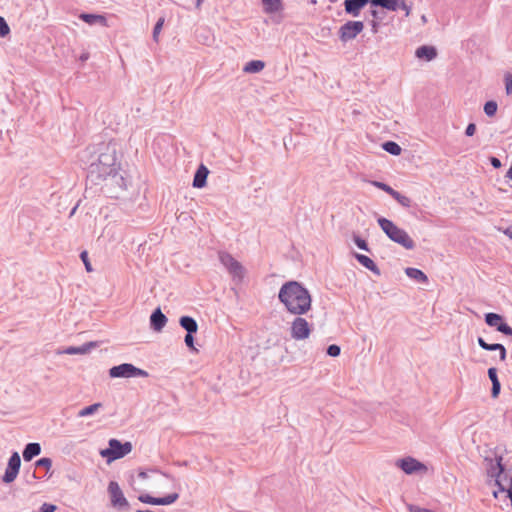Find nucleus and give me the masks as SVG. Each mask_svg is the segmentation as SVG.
<instances>
[{
	"mask_svg": "<svg viewBox=\"0 0 512 512\" xmlns=\"http://www.w3.org/2000/svg\"><path fill=\"white\" fill-rule=\"evenodd\" d=\"M279 301L286 310L293 315L301 316L306 314L312 306L310 292L298 281L285 282L278 293Z\"/></svg>",
	"mask_w": 512,
	"mask_h": 512,
	"instance_id": "f257e3e1",
	"label": "nucleus"
},
{
	"mask_svg": "<svg viewBox=\"0 0 512 512\" xmlns=\"http://www.w3.org/2000/svg\"><path fill=\"white\" fill-rule=\"evenodd\" d=\"M117 149L115 143L102 144L95 162L88 167L87 178L94 184L105 181L116 170H119L117 162Z\"/></svg>",
	"mask_w": 512,
	"mask_h": 512,
	"instance_id": "f03ea898",
	"label": "nucleus"
},
{
	"mask_svg": "<svg viewBox=\"0 0 512 512\" xmlns=\"http://www.w3.org/2000/svg\"><path fill=\"white\" fill-rule=\"evenodd\" d=\"M377 222L390 240L401 245L407 250L415 248V243L408 233L396 226L391 220L380 217Z\"/></svg>",
	"mask_w": 512,
	"mask_h": 512,
	"instance_id": "7ed1b4c3",
	"label": "nucleus"
},
{
	"mask_svg": "<svg viewBox=\"0 0 512 512\" xmlns=\"http://www.w3.org/2000/svg\"><path fill=\"white\" fill-rule=\"evenodd\" d=\"M108 445V448L100 451V455L106 458L108 463L123 458L132 451V444L129 441L122 443L118 439L112 438Z\"/></svg>",
	"mask_w": 512,
	"mask_h": 512,
	"instance_id": "20e7f679",
	"label": "nucleus"
},
{
	"mask_svg": "<svg viewBox=\"0 0 512 512\" xmlns=\"http://www.w3.org/2000/svg\"><path fill=\"white\" fill-rule=\"evenodd\" d=\"M501 460L502 458L499 457L496 459L495 464L491 463L490 468L488 469V475L492 478H495V481L500 490L506 491L507 496L512 502V480L511 478H508L507 474L505 473Z\"/></svg>",
	"mask_w": 512,
	"mask_h": 512,
	"instance_id": "39448f33",
	"label": "nucleus"
},
{
	"mask_svg": "<svg viewBox=\"0 0 512 512\" xmlns=\"http://www.w3.org/2000/svg\"><path fill=\"white\" fill-rule=\"evenodd\" d=\"M219 261L227 269L234 280L241 281L244 278V267L230 253L220 251Z\"/></svg>",
	"mask_w": 512,
	"mask_h": 512,
	"instance_id": "423d86ee",
	"label": "nucleus"
},
{
	"mask_svg": "<svg viewBox=\"0 0 512 512\" xmlns=\"http://www.w3.org/2000/svg\"><path fill=\"white\" fill-rule=\"evenodd\" d=\"M109 375L112 378H133V377H148V372L142 370L133 364L123 363L113 366L109 370Z\"/></svg>",
	"mask_w": 512,
	"mask_h": 512,
	"instance_id": "0eeeda50",
	"label": "nucleus"
},
{
	"mask_svg": "<svg viewBox=\"0 0 512 512\" xmlns=\"http://www.w3.org/2000/svg\"><path fill=\"white\" fill-rule=\"evenodd\" d=\"M311 331V325L301 316H297L291 323L290 335L296 341L307 339L310 336Z\"/></svg>",
	"mask_w": 512,
	"mask_h": 512,
	"instance_id": "6e6552de",
	"label": "nucleus"
},
{
	"mask_svg": "<svg viewBox=\"0 0 512 512\" xmlns=\"http://www.w3.org/2000/svg\"><path fill=\"white\" fill-rule=\"evenodd\" d=\"M108 493L110 496L111 504L114 508L119 510H128L130 504L125 498L119 484L116 481H110L108 485Z\"/></svg>",
	"mask_w": 512,
	"mask_h": 512,
	"instance_id": "1a4fd4ad",
	"label": "nucleus"
},
{
	"mask_svg": "<svg viewBox=\"0 0 512 512\" xmlns=\"http://www.w3.org/2000/svg\"><path fill=\"white\" fill-rule=\"evenodd\" d=\"M363 29L364 23L362 21H347L339 28V38L342 42L346 43L355 39Z\"/></svg>",
	"mask_w": 512,
	"mask_h": 512,
	"instance_id": "9d476101",
	"label": "nucleus"
},
{
	"mask_svg": "<svg viewBox=\"0 0 512 512\" xmlns=\"http://www.w3.org/2000/svg\"><path fill=\"white\" fill-rule=\"evenodd\" d=\"M20 466H21L20 455L18 454V452H13L8 460V465L5 470L4 475L2 477V481L4 483L13 482L19 473Z\"/></svg>",
	"mask_w": 512,
	"mask_h": 512,
	"instance_id": "9b49d317",
	"label": "nucleus"
},
{
	"mask_svg": "<svg viewBox=\"0 0 512 512\" xmlns=\"http://www.w3.org/2000/svg\"><path fill=\"white\" fill-rule=\"evenodd\" d=\"M396 466L409 475L427 470L426 466L423 463H421L420 461L416 460L413 457H405L402 459H398L396 462Z\"/></svg>",
	"mask_w": 512,
	"mask_h": 512,
	"instance_id": "f8f14e48",
	"label": "nucleus"
},
{
	"mask_svg": "<svg viewBox=\"0 0 512 512\" xmlns=\"http://www.w3.org/2000/svg\"><path fill=\"white\" fill-rule=\"evenodd\" d=\"M167 323V317L162 313L160 308L155 309L150 316V326L156 331L160 332Z\"/></svg>",
	"mask_w": 512,
	"mask_h": 512,
	"instance_id": "ddd939ff",
	"label": "nucleus"
},
{
	"mask_svg": "<svg viewBox=\"0 0 512 512\" xmlns=\"http://www.w3.org/2000/svg\"><path fill=\"white\" fill-rule=\"evenodd\" d=\"M368 3H370V0H345V12L357 17L360 14L361 9Z\"/></svg>",
	"mask_w": 512,
	"mask_h": 512,
	"instance_id": "4468645a",
	"label": "nucleus"
},
{
	"mask_svg": "<svg viewBox=\"0 0 512 512\" xmlns=\"http://www.w3.org/2000/svg\"><path fill=\"white\" fill-rule=\"evenodd\" d=\"M477 342L483 350H486V351L499 350L500 360L501 361L506 360L507 351H506V348L504 347V345L499 344V343L489 344L482 337H478Z\"/></svg>",
	"mask_w": 512,
	"mask_h": 512,
	"instance_id": "2eb2a0df",
	"label": "nucleus"
},
{
	"mask_svg": "<svg viewBox=\"0 0 512 512\" xmlns=\"http://www.w3.org/2000/svg\"><path fill=\"white\" fill-rule=\"evenodd\" d=\"M98 346L97 342H87L81 346H70L67 347L65 350L61 351L60 353L69 354V355H76V354H87L89 353L93 348H96Z\"/></svg>",
	"mask_w": 512,
	"mask_h": 512,
	"instance_id": "dca6fc26",
	"label": "nucleus"
},
{
	"mask_svg": "<svg viewBox=\"0 0 512 512\" xmlns=\"http://www.w3.org/2000/svg\"><path fill=\"white\" fill-rule=\"evenodd\" d=\"M415 55L419 59L431 61L437 56V50L433 46L422 45L416 49Z\"/></svg>",
	"mask_w": 512,
	"mask_h": 512,
	"instance_id": "f3484780",
	"label": "nucleus"
},
{
	"mask_svg": "<svg viewBox=\"0 0 512 512\" xmlns=\"http://www.w3.org/2000/svg\"><path fill=\"white\" fill-rule=\"evenodd\" d=\"M209 174V170L206 166L201 164L195 172L193 179V187L202 188L206 185L207 176Z\"/></svg>",
	"mask_w": 512,
	"mask_h": 512,
	"instance_id": "a211bd4d",
	"label": "nucleus"
},
{
	"mask_svg": "<svg viewBox=\"0 0 512 512\" xmlns=\"http://www.w3.org/2000/svg\"><path fill=\"white\" fill-rule=\"evenodd\" d=\"M111 186L117 187L120 190H126L128 186V179L119 170L114 171L107 179Z\"/></svg>",
	"mask_w": 512,
	"mask_h": 512,
	"instance_id": "6ab92c4d",
	"label": "nucleus"
},
{
	"mask_svg": "<svg viewBox=\"0 0 512 512\" xmlns=\"http://www.w3.org/2000/svg\"><path fill=\"white\" fill-rule=\"evenodd\" d=\"M41 453V446L37 442H31L28 443L23 452V459L24 461L28 462L31 461L34 457L38 456Z\"/></svg>",
	"mask_w": 512,
	"mask_h": 512,
	"instance_id": "aec40b11",
	"label": "nucleus"
},
{
	"mask_svg": "<svg viewBox=\"0 0 512 512\" xmlns=\"http://www.w3.org/2000/svg\"><path fill=\"white\" fill-rule=\"evenodd\" d=\"M372 6H380L389 11H397L400 8V4H403V0H370Z\"/></svg>",
	"mask_w": 512,
	"mask_h": 512,
	"instance_id": "412c9836",
	"label": "nucleus"
},
{
	"mask_svg": "<svg viewBox=\"0 0 512 512\" xmlns=\"http://www.w3.org/2000/svg\"><path fill=\"white\" fill-rule=\"evenodd\" d=\"M355 258L357 259V261L362 266H364L365 268H367L368 270H370L374 274L380 275L379 268L377 267V265L375 264V262L371 258H369L366 255L359 254V253H355Z\"/></svg>",
	"mask_w": 512,
	"mask_h": 512,
	"instance_id": "4be33fe9",
	"label": "nucleus"
},
{
	"mask_svg": "<svg viewBox=\"0 0 512 512\" xmlns=\"http://www.w3.org/2000/svg\"><path fill=\"white\" fill-rule=\"evenodd\" d=\"M79 18L89 25L98 23L102 26H107V20L103 15L82 13L79 15Z\"/></svg>",
	"mask_w": 512,
	"mask_h": 512,
	"instance_id": "5701e85b",
	"label": "nucleus"
},
{
	"mask_svg": "<svg viewBox=\"0 0 512 512\" xmlns=\"http://www.w3.org/2000/svg\"><path fill=\"white\" fill-rule=\"evenodd\" d=\"M179 324L187 333H196L198 331V324L191 316L180 317Z\"/></svg>",
	"mask_w": 512,
	"mask_h": 512,
	"instance_id": "b1692460",
	"label": "nucleus"
},
{
	"mask_svg": "<svg viewBox=\"0 0 512 512\" xmlns=\"http://www.w3.org/2000/svg\"><path fill=\"white\" fill-rule=\"evenodd\" d=\"M405 273H406V275L409 278L417 281L418 283H426V282H428V277L420 269L413 268V267H408V268L405 269Z\"/></svg>",
	"mask_w": 512,
	"mask_h": 512,
	"instance_id": "393cba45",
	"label": "nucleus"
},
{
	"mask_svg": "<svg viewBox=\"0 0 512 512\" xmlns=\"http://www.w3.org/2000/svg\"><path fill=\"white\" fill-rule=\"evenodd\" d=\"M264 11L269 14L277 13L282 10L281 0H262Z\"/></svg>",
	"mask_w": 512,
	"mask_h": 512,
	"instance_id": "a878e982",
	"label": "nucleus"
},
{
	"mask_svg": "<svg viewBox=\"0 0 512 512\" xmlns=\"http://www.w3.org/2000/svg\"><path fill=\"white\" fill-rule=\"evenodd\" d=\"M265 67V64L261 60H251L247 62L243 68L246 73H259Z\"/></svg>",
	"mask_w": 512,
	"mask_h": 512,
	"instance_id": "bb28decb",
	"label": "nucleus"
},
{
	"mask_svg": "<svg viewBox=\"0 0 512 512\" xmlns=\"http://www.w3.org/2000/svg\"><path fill=\"white\" fill-rule=\"evenodd\" d=\"M382 148L387 153L398 156L401 154L402 148L400 145L394 141H386L382 144Z\"/></svg>",
	"mask_w": 512,
	"mask_h": 512,
	"instance_id": "cd10ccee",
	"label": "nucleus"
},
{
	"mask_svg": "<svg viewBox=\"0 0 512 512\" xmlns=\"http://www.w3.org/2000/svg\"><path fill=\"white\" fill-rule=\"evenodd\" d=\"M502 321L503 317L497 313L489 312L485 314V322L490 327H496L497 329Z\"/></svg>",
	"mask_w": 512,
	"mask_h": 512,
	"instance_id": "c85d7f7f",
	"label": "nucleus"
},
{
	"mask_svg": "<svg viewBox=\"0 0 512 512\" xmlns=\"http://www.w3.org/2000/svg\"><path fill=\"white\" fill-rule=\"evenodd\" d=\"M102 406L101 403H94L90 406L84 407L78 412V417H86L93 415Z\"/></svg>",
	"mask_w": 512,
	"mask_h": 512,
	"instance_id": "c756f323",
	"label": "nucleus"
},
{
	"mask_svg": "<svg viewBox=\"0 0 512 512\" xmlns=\"http://www.w3.org/2000/svg\"><path fill=\"white\" fill-rule=\"evenodd\" d=\"M392 198L395 199L401 206L409 208L411 206V199L405 195H402L398 191L394 192Z\"/></svg>",
	"mask_w": 512,
	"mask_h": 512,
	"instance_id": "7c9ffc66",
	"label": "nucleus"
},
{
	"mask_svg": "<svg viewBox=\"0 0 512 512\" xmlns=\"http://www.w3.org/2000/svg\"><path fill=\"white\" fill-rule=\"evenodd\" d=\"M138 499H139V501L146 503V504L162 505L161 497H153L151 495L145 494V495H140L138 497Z\"/></svg>",
	"mask_w": 512,
	"mask_h": 512,
	"instance_id": "2f4dec72",
	"label": "nucleus"
},
{
	"mask_svg": "<svg viewBox=\"0 0 512 512\" xmlns=\"http://www.w3.org/2000/svg\"><path fill=\"white\" fill-rule=\"evenodd\" d=\"M498 105L495 101L490 100L484 104V113L488 117H493L497 112Z\"/></svg>",
	"mask_w": 512,
	"mask_h": 512,
	"instance_id": "473e14b6",
	"label": "nucleus"
},
{
	"mask_svg": "<svg viewBox=\"0 0 512 512\" xmlns=\"http://www.w3.org/2000/svg\"><path fill=\"white\" fill-rule=\"evenodd\" d=\"M164 21H165L164 17H160V18L157 20V22H156V24H155V26H154V28H153L152 37H153V40H154L155 42H158V41H159V38H158V37H159V34H160V32H161V30H162V27H163V25H164Z\"/></svg>",
	"mask_w": 512,
	"mask_h": 512,
	"instance_id": "72a5a7b5",
	"label": "nucleus"
},
{
	"mask_svg": "<svg viewBox=\"0 0 512 512\" xmlns=\"http://www.w3.org/2000/svg\"><path fill=\"white\" fill-rule=\"evenodd\" d=\"M372 184L375 187H377V188L383 190L384 192H386L387 194H389L391 197H392V195H394V192L396 191L391 186H389L388 184L383 183V182L373 181Z\"/></svg>",
	"mask_w": 512,
	"mask_h": 512,
	"instance_id": "f704fd0d",
	"label": "nucleus"
},
{
	"mask_svg": "<svg viewBox=\"0 0 512 512\" xmlns=\"http://www.w3.org/2000/svg\"><path fill=\"white\" fill-rule=\"evenodd\" d=\"M505 90L507 95L512 94V73L506 72L504 74Z\"/></svg>",
	"mask_w": 512,
	"mask_h": 512,
	"instance_id": "c9c22d12",
	"label": "nucleus"
},
{
	"mask_svg": "<svg viewBox=\"0 0 512 512\" xmlns=\"http://www.w3.org/2000/svg\"><path fill=\"white\" fill-rule=\"evenodd\" d=\"M353 241L359 249L364 250V251H369L367 242L364 239H362L360 236L354 234Z\"/></svg>",
	"mask_w": 512,
	"mask_h": 512,
	"instance_id": "e433bc0d",
	"label": "nucleus"
},
{
	"mask_svg": "<svg viewBox=\"0 0 512 512\" xmlns=\"http://www.w3.org/2000/svg\"><path fill=\"white\" fill-rule=\"evenodd\" d=\"M178 498H179L178 493H171L164 497H161L162 505H171L174 502H176L178 500Z\"/></svg>",
	"mask_w": 512,
	"mask_h": 512,
	"instance_id": "4c0bfd02",
	"label": "nucleus"
},
{
	"mask_svg": "<svg viewBox=\"0 0 512 512\" xmlns=\"http://www.w3.org/2000/svg\"><path fill=\"white\" fill-rule=\"evenodd\" d=\"M10 33V27L4 17L0 16V37H6Z\"/></svg>",
	"mask_w": 512,
	"mask_h": 512,
	"instance_id": "58836bf2",
	"label": "nucleus"
},
{
	"mask_svg": "<svg viewBox=\"0 0 512 512\" xmlns=\"http://www.w3.org/2000/svg\"><path fill=\"white\" fill-rule=\"evenodd\" d=\"M341 349L336 344H331L327 347V354L331 357H337L340 355Z\"/></svg>",
	"mask_w": 512,
	"mask_h": 512,
	"instance_id": "ea45409f",
	"label": "nucleus"
},
{
	"mask_svg": "<svg viewBox=\"0 0 512 512\" xmlns=\"http://www.w3.org/2000/svg\"><path fill=\"white\" fill-rule=\"evenodd\" d=\"M36 467H44L46 469H50L52 466V460L50 458L44 457L36 461Z\"/></svg>",
	"mask_w": 512,
	"mask_h": 512,
	"instance_id": "a19ab883",
	"label": "nucleus"
},
{
	"mask_svg": "<svg viewBox=\"0 0 512 512\" xmlns=\"http://www.w3.org/2000/svg\"><path fill=\"white\" fill-rule=\"evenodd\" d=\"M80 258H81V260L83 261V263L85 265L86 271L87 272H91L93 269H92L91 263H90L89 258H88V252L87 251H82L81 254H80Z\"/></svg>",
	"mask_w": 512,
	"mask_h": 512,
	"instance_id": "79ce46f5",
	"label": "nucleus"
},
{
	"mask_svg": "<svg viewBox=\"0 0 512 512\" xmlns=\"http://www.w3.org/2000/svg\"><path fill=\"white\" fill-rule=\"evenodd\" d=\"M497 331L503 333L504 335L512 336V328L503 321L499 324Z\"/></svg>",
	"mask_w": 512,
	"mask_h": 512,
	"instance_id": "37998d69",
	"label": "nucleus"
},
{
	"mask_svg": "<svg viewBox=\"0 0 512 512\" xmlns=\"http://www.w3.org/2000/svg\"><path fill=\"white\" fill-rule=\"evenodd\" d=\"M501 384L500 381L492 382L491 396L492 398H497L500 394Z\"/></svg>",
	"mask_w": 512,
	"mask_h": 512,
	"instance_id": "c03bdc74",
	"label": "nucleus"
},
{
	"mask_svg": "<svg viewBox=\"0 0 512 512\" xmlns=\"http://www.w3.org/2000/svg\"><path fill=\"white\" fill-rule=\"evenodd\" d=\"M193 334L194 333H186L185 338H184V342L187 345V347H189L192 350H196L195 347H194V337H193Z\"/></svg>",
	"mask_w": 512,
	"mask_h": 512,
	"instance_id": "a18cd8bd",
	"label": "nucleus"
},
{
	"mask_svg": "<svg viewBox=\"0 0 512 512\" xmlns=\"http://www.w3.org/2000/svg\"><path fill=\"white\" fill-rule=\"evenodd\" d=\"M488 377L491 380V382H498V376H497V369L495 367H491L488 369Z\"/></svg>",
	"mask_w": 512,
	"mask_h": 512,
	"instance_id": "49530a36",
	"label": "nucleus"
},
{
	"mask_svg": "<svg viewBox=\"0 0 512 512\" xmlns=\"http://www.w3.org/2000/svg\"><path fill=\"white\" fill-rule=\"evenodd\" d=\"M56 506L49 503H43L39 509V512H55Z\"/></svg>",
	"mask_w": 512,
	"mask_h": 512,
	"instance_id": "de8ad7c7",
	"label": "nucleus"
},
{
	"mask_svg": "<svg viewBox=\"0 0 512 512\" xmlns=\"http://www.w3.org/2000/svg\"><path fill=\"white\" fill-rule=\"evenodd\" d=\"M475 131L476 125L474 123H469L468 126L466 127L465 134L470 137L474 135Z\"/></svg>",
	"mask_w": 512,
	"mask_h": 512,
	"instance_id": "09e8293b",
	"label": "nucleus"
},
{
	"mask_svg": "<svg viewBox=\"0 0 512 512\" xmlns=\"http://www.w3.org/2000/svg\"><path fill=\"white\" fill-rule=\"evenodd\" d=\"M490 164L496 169L502 166L500 159L497 157H490Z\"/></svg>",
	"mask_w": 512,
	"mask_h": 512,
	"instance_id": "8fccbe9b",
	"label": "nucleus"
},
{
	"mask_svg": "<svg viewBox=\"0 0 512 512\" xmlns=\"http://www.w3.org/2000/svg\"><path fill=\"white\" fill-rule=\"evenodd\" d=\"M405 11V15L408 16L411 12V6L407 5L405 0H403V4H400V8Z\"/></svg>",
	"mask_w": 512,
	"mask_h": 512,
	"instance_id": "3c124183",
	"label": "nucleus"
},
{
	"mask_svg": "<svg viewBox=\"0 0 512 512\" xmlns=\"http://www.w3.org/2000/svg\"><path fill=\"white\" fill-rule=\"evenodd\" d=\"M371 26H372V32L374 34L377 33L378 32V27H379L378 22L375 21V20H372L371 21Z\"/></svg>",
	"mask_w": 512,
	"mask_h": 512,
	"instance_id": "603ef678",
	"label": "nucleus"
},
{
	"mask_svg": "<svg viewBox=\"0 0 512 512\" xmlns=\"http://www.w3.org/2000/svg\"><path fill=\"white\" fill-rule=\"evenodd\" d=\"M90 57V54L88 52H83L80 57H79V60L82 61V62H85L89 59Z\"/></svg>",
	"mask_w": 512,
	"mask_h": 512,
	"instance_id": "864d4df0",
	"label": "nucleus"
},
{
	"mask_svg": "<svg viewBox=\"0 0 512 512\" xmlns=\"http://www.w3.org/2000/svg\"><path fill=\"white\" fill-rule=\"evenodd\" d=\"M504 233H505L506 235H508V236L512 239V225H511V226H509V227L504 231Z\"/></svg>",
	"mask_w": 512,
	"mask_h": 512,
	"instance_id": "5fc2aeb1",
	"label": "nucleus"
},
{
	"mask_svg": "<svg viewBox=\"0 0 512 512\" xmlns=\"http://www.w3.org/2000/svg\"><path fill=\"white\" fill-rule=\"evenodd\" d=\"M506 177L512 180V164H511V167L509 168V170L506 173Z\"/></svg>",
	"mask_w": 512,
	"mask_h": 512,
	"instance_id": "6e6d98bb",
	"label": "nucleus"
},
{
	"mask_svg": "<svg viewBox=\"0 0 512 512\" xmlns=\"http://www.w3.org/2000/svg\"><path fill=\"white\" fill-rule=\"evenodd\" d=\"M139 477L142 479H145V478H147V473L142 471L139 473Z\"/></svg>",
	"mask_w": 512,
	"mask_h": 512,
	"instance_id": "4d7b16f0",
	"label": "nucleus"
},
{
	"mask_svg": "<svg viewBox=\"0 0 512 512\" xmlns=\"http://www.w3.org/2000/svg\"><path fill=\"white\" fill-rule=\"evenodd\" d=\"M377 11L376 10H372V15L374 16V18H377Z\"/></svg>",
	"mask_w": 512,
	"mask_h": 512,
	"instance_id": "13d9d810",
	"label": "nucleus"
},
{
	"mask_svg": "<svg viewBox=\"0 0 512 512\" xmlns=\"http://www.w3.org/2000/svg\"><path fill=\"white\" fill-rule=\"evenodd\" d=\"M202 0H197V7L200 6Z\"/></svg>",
	"mask_w": 512,
	"mask_h": 512,
	"instance_id": "bf43d9fd",
	"label": "nucleus"
}]
</instances>
